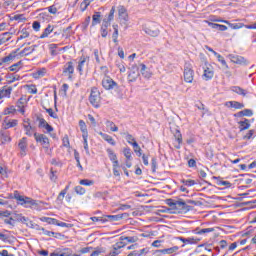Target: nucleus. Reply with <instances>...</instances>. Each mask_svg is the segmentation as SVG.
Returning <instances> with one entry per match:
<instances>
[{"label":"nucleus","instance_id":"nucleus-35","mask_svg":"<svg viewBox=\"0 0 256 256\" xmlns=\"http://www.w3.org/2000/svg\"><path fill=\"white\" fill-rule=\"evenodd\" d=\"M250 127H251V124L249 123V119H245L244 121L239 122L240 131H245L246 129H249Z\"/></svg>","mask_w":256,"mask_h":256},{"label":"nucleus","instance_id":"nucleus-41","mask_svg":"<svg viewBox=\"0 0 256 256\" xmlns=\"http://www.w3.org/2000/svg\"><path fill=\"white\" fill-rule=\"evenodd\" d=\"M223 23H225L226 25H229V27H231V29H241L242 27H245V25L243 23L233 24L229 21H223Z\"/></svg>","mask_w":256,"mask_h":256},{"label":"nucleus","instance_id":"nucleus-43","mask_svg":"<svg viewBox=\"0 0 256 256\" xmlns=\"http://www.w3.org/2000/svg\"><path fill=\"white\" fill-rule=\"evenodd\" d=\"M33 51H35V46L27 47L20 52V55H31Z\"/></svg>","mask_w":256,"mask_h":256},{"label":"nucleus","instance_id":"nucleus-7","mask_svg":"<svg viewBox=\"0 0 256 256\" xmlns=\"http://www.w3.org/2000/svg\"><path fill=\"white\" fill-rule=\"evenodd\" d=\"M19 52V49H16L15 51H12L8 56H5L4 58L0 59V67L2 65H9L10 63H13L15 59L17 58V53Z\"/></svg>","mask_w":256,"mask_h":256},{"label":"nucleus","instance_id":"nucleus-50","mask_svg":"<svg viewBox=\"0 0 256 256\" xmlns=\"http://www.w3.org/2000/svg\"><path fill=\"white\" fill-rule=\"evenodd\" d=\"M79 126H80V129H81L83 135H85V134L88 135L87 134V125L85 124V121L80 120L79 121Z\"/></svg>","mask_w":256,"mask_h":256},{"label":"nucleus","instance_id":"nucleus-15","mask_svg":"<svg viewBox=\"0 0 256 256\" xmlns=\"http://www.w3.org/2000/svg\"><path fill=\"white\" fill-rule=\"evenodd\" d=\"M174 138L177 141V145H175L176 149H181V143H183V135L181 134V131L179 129H175L173 132Z\"/></svg>","mask_w":256,"mask_h":256},{"label":"nucleus","instance_id":"nucleus-25","mask_svg":"<svg viewBox=\"0 0 256 256\" xmlns=\"http://www.w3.org/2000/svg\"><path fill=\"white\" fill-rule=\"evenodd\" d=\"M99 135L102 137V139H104V141H107V143H109L110 145H113V146L116 145L115 140L109 134H105L103 132H99Z\"/></svg>","mask_w":256,"mask_h":256},{"label":"nucleus","instance_id":"nucleus-3","mask_svg":"<svg viewBox=\"0 0 256 256\" xmlns=\"http://www.w3.org/2000/svg\"><path fill=\"white\" fill-rule=\"evenodd\" d=\"M89 101L93 107L96 109L99 108V105L101 104V92H99V89L95 87L91 89Z\"/></svg>","mask_w":256,"mask_h":256},{"label":"nucleus","instance_id":"nucleus-47","mask_svg":"<svg viewBox=\"0 0 256 256\" xmlns=\"http://www.w3.org/2000/svg\"><path fill=\"white\" fill-rule=\"evenodd\" d=\"M10 33L9 32H5L2 34V36H0V45H3V43H7V41H9V39H11V37H9ZM8 37V38H6Z\"/></svg>","mask_w":256,"mask_h":256},{"label":"nucleus","instance_id":"nucleus-22","mask_svg":"<svg viewBox=\"0 0 256 256\" xmlns=\"http://www.w3.org/2000/svg\"><path fill=\"white\" fill-rule=\"evenodd\" d=\"M213 179H216V185L219 187H224V189H229L231 187V182L222 180L218 177H213Z\"/></svg>","mask_w":256,"mask_h":256},{"label":"nucleus","instance_id":"nucleus-13","mask_svg":"<svg viewBox=\"0 0 256 256\" xmlns=\"http://www.w3.org/2000/svg\"><path fill=\"white\" fill-rule=\"evenodd\" d=\"M227 57H228V59H230V61L232 63H235L236 65H246L247 64V60H245L243 58V56L229 54Z\"/></svg>","mask_w":256,"mask_h":256},{"label":"nucleus","instance_id":"nucleus-16","mask_svg":"<svg viewBox=\"0 0 256 256\" xmlns=\"http://www.w3.org/2000/svg\"><path fill=\"white\" fill-rule=\"evenodd\" d=\"M0 139L2 143H10L11 141V134L6 129L2 128L0 131Z\"/></svg>","mask_w":256,"mask_h":256},{"label":"nucleus","instance_id":"nucleus-44","mask_svg":"<svg viewBox=\"0 0 256 256\" xmlns=\"http://www.w3.org/2000/svg\"><path fill=\"white\" fill-rule=\"evenodd\" d=\"M106 126L110 128V131H113V132L119 131V128L117 127V125H115L113 121L107 120Z\"/></svg>","mask_w":256,"mask_h":256},{"label":"nucleus","instance_id":"nucleus-18","mask_svg":"<svg viewBox=\"0 0 256 256\" xmlns=\"http://www.w3.org/2000/svg\"><path fill=\"white\" fill-rule=\"evenodd\" d=\"M13 91V87L11 86H3L2 89L0 90V97H7L9 99V97H11V93Z\"/></svg>","mask_w":256,"mask_h":256},{"label":"nucleus","instance_id":"nucleus-19","mask_svg":"<svg viewBox=\"0 0 256 256\" xmlns=\"http://www.w3.org/2000/svg\"><path fill=\"white\" fill-rule=\"evenodd\" d=\"M225 107H230L232 109H243V107H245V104L238 101H228L225 103Z\"/></svg>","mask_w":256,"mask_h":256},{"label":"nucleus","instance_id":"nucleus-63","mask_svg":"<svg viewBox=\"0 0 256 256\" xmlns=\"http://www.w3.org/2000/svg\"><path fill=\"white\" fill-rule=\"evenodd\" d=\"M75 192L78 193V195H85V190L81 186H76L75 187Z\"/></svg>","mask_w":256,"mask_h":256},{"label":"nucleus","instance_id":"nucleus-49","mask_svg":"<svg viewBox=\"0 0 256 256\" xmlns=\"http://www.w3.org/2000/svg\"><path fill=\"white\" fill-rule=\"evenodd\" d=\"M113 175L115 177H120L121 173L119 172V162H115V164H113Z\"/></svg>","mask_w":256,"mask_h":256},{"label":"nucleus","instance_id":"nucleus-52","mask_svg":"<svg viewBox=\"0 0 256 256\" xmlns=\"http://www.w3.org/2000/svg\"><path fill=\"white\" fill-rule=\"evenodd\" d=\"M8 78H10L9 83H14V81H19L21 76L19 74H10Z\"/></svg>","mask_w":256,"mask_h":256},{"label":"nucleus","instance_id":"nucleus-51","mask_svg":"<svg viewBox=\"0 0 256 256\" xmlns=\"http://www.w3.org/2000/svg\"><path fill=\"white\" fill-rule=\"evenodd\" d=\"M82 137L84 139V149H85L87 155H89V144L87 143L88 134H82Z\"/></svg>","mask_w":256,"mask_h":256},{"label":"nucleus","instance_id":"nucleus-48","mask_svg":"<svg viewBox=\"0 0 256 256\" xmlns=\"http://www.w3.org/2000/svg\"><path fill=\"white\" fill-rule=\"evenodd\" d=\"M21 35L20 37L18 38V41H21V39H27V37H29V31H27V28H23L21 31H20Z\"/></svg>","mask_w":256,"mask_h":256},{"label":"nucleus","instance_id":"nucleus-62","mask_svg":"<svg viewBox=\"0 0 256 256\" xmlns=\"http://www.w3.org/2000/svg\"><path fill=\"white\" fill-rule=\"evenodd\" d=\"M91 4V2L89 0H84L82 3H81V9L82 11H85V9H87V7H89V5Z\"/></svg>","mask_w":256,"mask_h":256},{"label":"nucleus","instance_id":"nucleus-27","mask_svg":"<svg viewBox=\"0 0 256 256\" xmlns=\"http://www.w3.org/2000/svg\"><path fill=\"white\" fill-rule=\"evenodd\" d=\"M128 214L124 213V214H118V215H107V219L108 221H121V219H123V217H127Z\"/></svg>","mask_w":256,"mask_h":256},{"label":"nucleus","instance_id":"nucleus-29","mask_svg":"<svg viewBox=\"0 0 256 256\" xmlns=\"http://www.w3.org/2000/svg\"><path fill=\"white\" fill-rule=\"evenodd\" d=\"M140 67H141L140 69L141 75L146 79H151V73L149 70H147V66L145 64H141Z\"/></svg>","mask_w":256,"mask_h":256},{"label":"nucleus","instance_id":"nucleus-58","mask_svg":"<svg viewBox=\"0 0 256 256\" xmlns=\"http://www.w3.org/2000/svg\"><path fill=\"white\" fill-rule=\"evenodd\" d=\"M93 180H89V179H82L80 180V185H86V186H91L93 185Z\"/></svg>","mask_w":256,"mask_h":256},{"label":"nucleus","instance_id":"nucleus-60","mask_svg":"<svg viewBox=\"0 0 256 256\" xmlns=\"http://www.w3.org/2000/svg\"><path fill=\"white\" fill-rule=\"evenodd\" d=\"M113 17H115V7H112L110 12H109V16H108V23H110V21H113Z\"/></svg>","mask_w":256,"mask_h":256},{"label":"nucleus","instance_id":"nucleus-33","mask_svg":"<svg viewBox=\"0 0 256 256\" xmlns=\"http://www.w3.org/2000/svg\"><path fill=\"white\" fill-rule=\"evenodd\" d=\"M98 23H101V12H95L92 16V27H95Z\"/></svg>","mask_w":256,"mask_h":256},{"label":"nucleus","instance_id":"nucleus-53","mask_svg":"<svg viewBox=\"0 0 256 256\" xmlns=\"http://www.w3.org/2000/svg\"><path fill=\"white\" fill-rule=\"evenodd\" d=\"M124 135L126 137L127 143H129V145H131V143H135V138L133 137V135H131L129 133H124Z\"/></svg>","mask_w":256,"mask_h":256},{"label":"nucleus","instance_id":"nucleus-38","mask_svg":"<svg viewBox=\"0 0 256 256\" xmlns=\"http://www.w3.org/2000/svg\"><path fill=\"white\" fill-rule=\"evenodd\" d=\"M23 67V61H19L9 67V71H19Z\"/></svg>","mask_w":256,"mask_h":256},{"label":"nucleus","instance_id":"nucleus-55","mask_svg":"<svg viewBox=\"0 0 256 256\" xmlns=\"http://www.w3.org/2000/svg\"><path fill=\"white\" fill-rule=\"evenodd\" d=\"M51 55H57V44H50L49 45Z\"/></svg>","mask_w":256,"mask_h":256},{"label":"nucleus","instance_id":"nucleus-30","mask_svg":"<svg viewBox=\"0 0 256 256\" xmlns=\"http://www.w3.org/2000/svg\"><path fill=\"white\" fill-rule=\"evenodd\" d=\"M107 153H108V157H109L110 161H112L113 165H115V163H119V160H117V154H115V152H113V150H111V148L107 149Z\"/></svg>","mask_w":256,"mask_h":256},{"label":"nucleus","instance_id":"nucleus-39","mask_svg":"<svg viewBox=\"0 0 256 256\" xmlns=\"http://www.w3.org/2000/svg\"><path fill=\"white\" fill-rule=\"evenodd\" d=\"M175 251H179V247L174 246L168 249H163V250H160V253L171 255L172 253H175Z\"/></svg>","mask_w":256,"mask_h":256},{"label":"nucleus","instance_id":"nucleus-8","mask_svg":"<svg viewBox=\"0 0 256 256\" xmlns=\"http://www.w3.org/2000/svg\"><path fill=\"white\" fill-rule=\"evenodd\" d=\"M34 139L37 143H41L45 149H49V138L45 136V134H39L37 132L34 133Z\"/></svg>","mask_w":256,"mask_h":256},{"label":"nucleus","instance_id":"nucleus-34","mask_svg":"<svg viewBox=\"0 0 256 256\" xmlns=\"http://www.w3.org/2000/svg\"><path fill=\"white\" fill-rule=\"evenodd\" d=\"M215 57H217L219 63H221V65L225 68V69H229V65H227V61H225V58L223 56H221V54L214 52Z\"/></svg>","mask_w":256,"mask_h":256},{"label":"nucleus","instance_id":"nucleus-46","mask_svg":"<svg viewBox=\"0 0 256 256\" xmlns=\"http://www.w3.org/2000/svg\"><path fill=\"white\" fill-rule=\"evenodd\" d=\"M134 152L138 153V157H141L142 153H141V147L139 146V144L137 143V141H134L133 143H131Z\"/></svg>","mask_w":256,"mask_h":256},{"label":"nucleus","instance_id":"nucleus-1","mask_svg":"<svg viewBox=\"0 0 256 256\" xmlns=\"http://www.w3.org/2000/svg\"><path fill=\"white\" fill-rule=\"evenodd\" d=\"M166 205L170 207L171 213L174 214L187 213L191 211V206L187 205L183 200L167 199Z\"/></svg>","mask_w":256,"mask_h":256},{"label":"nucleus","instance_id":"nucleus-17","mask_svg":"<svg viewBox=\"0 0 256 256\" xmlns=\"http://www.w3.org/2000/svg\"><path fill=\"white\" fill-rule=\"evenodd\" d=\"M178 239L182 243H186L188 245H197V243H199V241H201V238H198V237H192V238L179 237Z\"/></svg>","mask_w":256,"mask_h":256},{"label":"nucleus","instance_id":"nucleus-9","mask_svg":"<svg viewBox=\"0 0 256 256\" xmlns=\"http://www.w3.org/2000/svg\"><path fill=\"white\" fill-rule=\"evenodd\" d=\"M102 86L107 91H110V89L117 87V82L113 81L111 77L105 76L102 80Z\"/></svg>","mask_w":256,"mask_h":256},{"label":"nucleus","instance_id":"nucleus-14","mask_svg":"<svg viewBox=\"0 0 256 256\" xmlns=\"http://www.w3.org/2000/svg\"><path fill=\"white\" fill-rule=\"evenodd\" d=\"M215 75V71H213V67L207 66L204 69V73L202 75L204 81H211V78Z\"/></svg>","mask_w":256,"mask_h":256},{"label":"nucleus","instance_id":"nucleus-11","mask_svg":"<svg viewBox=\"0 0 256 256\" xmlns=\"http://www.w3.org/2000/svg\"><path fill=\"white\" fill-rule=\"evenodd\" d=\"M64 75H68V79H73V73H75V67L73 66V62H67L63 67Z\"/></svg>","mask_w":256,"mask_h":256},{"label":"nucleus","instance_id":"nucleus-61","mask_svg":"<svg viewBox=\"0 0 256 256\" xmlns=\"http://www.w3.org/2000/svg\"><path fill=\"white\" fill-rule=\"evenodd\" d=\"M182 183L187 187H193V185H195V180H182Z\"/></svg>","mask_w":256,"mask_h":256},{"label":"nucleus","instance_id":"nucleus-20","mask_svg":"<svg viewBox=\"0 0 256 256\" xmlns=\"http://www.w3.org/2000/svg\"><path fill=\"white\" fill-rule=\"evenodd\" d=\"M89 58H87L86 56H81L78 62V66H77V71H79L80 75L83 74V68L85 67V65L87 64Z\"/></svg>","mask_w":256,"mask_h":256},{"label":"nucleus","instance_id":"nucleus-5","mask_svg":"<svg viewBox=\"0 0 256 256\" xmlns=\"http://www.w3.org/2000/svg\"><path fill=\"white\" fill-rule=\"evenodd\" d=\"M195 75V72L193 71V67L191 64L186 63L184 66V81L186 83H193V77Z\"/></svg>","mask_w":256,"mask_h":256},{"label":"nucleus","instance_id":"nucleus-21","mask_svg":"<svg viewBox=\"0 0 256 256\" xmlns=\"http://www.w3.org/2000/svg\"><path fill=\"white\" fill-rule=\"evenodd\" d=\"M23 127H24V130H25V134L28 137H31L33 135V127L31 126V122H29V119L24 120Z\"/></svg>","mask_w":256,"mask_h":256},{"label":"nucleus","instance_id":"nucleus-64","mask_svg":"<svg viewBox=\"0 0 256 256\" xmlns=\"http://www.w3.org/2000/svg\"><path fill=\"white\" fill-rule=\"evenodd\" d=\"M37 121H39V127L44 128L47 125V121L44 118L37 117Z\"/></svg>","mask_w":256,"mask_h":256},{"label":"nucleus","instance_id":"nucleus-54","mask_svg":"<svg viewBox=\"0 0 256 256\" xmlns=\"http://www.w3.org/2000/svg\"><path fill=\"white\" fill-rule=\"evenodd\" d=\"M60 256H70L73 255V250L70 248H64L63 252L59 254Z\"/></svg>","mask_w":256,"mask_h":256},{"label":"nucleus","instance_id":"nucleus-24","mask_svg":"<svg viewBox=\"0 0 256 256\" xmlns=\"http://www.w3.org/2000/svg\"><path fill=\"white\" fill-rule=\"evenodd\" d=\"M67 191H69V186H66L65 189L62 190V191L59 193V195H58V197H57V199H56V201H57V203H58L59 205H63V199H65V195H67Z\"/></svg>","mask_w":256,"mask_h":256},{"label":"nucleus","instance_id":"nucleus-12","mask_svg":"<svg viewBox=\"0 0 256 256\" xmlns=\"http://www.w3.org/2000/svg\"><path fill=\"white\" fill-rule=\"evenodd\" d=\"M143 31L146 33V35H150V37H159V34L161 33L157 26H145Z\"/></svg>","mask_w":256,"mask_h":256},{"label":"nucleus","instance_id":"nucleus-42","mask_svg":"<svg viewBox=\"0 0 256 256\" xmlns=\"http://www.w3.org/2000/svg\"><path fill=\"white\" fill-rule=\"evenodd\" d=\"M17 113V109H15V106L7 107L4 110V115H15Z\"/></svg>","mask_w":256,"mask_h":256},{"label":"nucleus","instance_id":"nucleus-2","mask_svg":"<svg viewBox=\"0 0 256 256\" xmlns=\"http://www.w3.org/2000/svg\"><path fill=\"white\" fill-rule=\"evenodd\" d=\"M139 241V237L137 236H121L120 241L114 244V251L118 249H123L127 243H137Z\"/></svg>","mask_w":256,"mask_h":256},{"label":"nucleus","instance_id":"nucleus-23","mask_svg":"<svg viewBox=\"0 0 256 256\" xmlns=\"http://www.w3.org/2000/svg\"><path fill=\"white\" fill-rule=\"evenodd\" d=\"M111 25V22H105V20L102 23L101 29H100V33H101V37H107V35H109V32L107 31V29H109V26Z\"/></svg>","mask_w":256,"mask_h":256},{"label":"nucleus","instance_id":"nucleus-45","mask_svg":"<svg viewBox=\"0 0 256 256\" xmlns=\"http://www.w3.org/2000/svg\"><path fill=\"white\" fill-rule=\"evenodd\" d=\"M137 77H139V72L132 71L131 73L128 74V79L130 83L137 81Z\"/></svg>","mask_w":256,"mask_h":256},{"label":"nucleus","instance_id":"nucleus-28","mask_svg":"<svg viewBox=\"0 0 256 256\" xmlns=\"http://www.w3.org/2000/svg\"><path fill=\"white\" fill-rule=\"evenodd\" d=\"M19 149L23 152L22 155H25V151H27V138L23 137L18 143Z\"/></svg>","mask_w":256,"mask_h":256},{"label":"nucleus","instance_id":"nucleus-10","mask_svg":"<svg viewBox=\"0 0 256 256\" xmlns=\"http://www.w3.org/2000/svg\"><path fill=\"white\" fill-rule=\"evenodd\" d=\"M118 15L120 21H122L124 25H127V22L129 21V14L127 13V8L125 6L118 7Z\"/></svg>","mask_w":256,"mask_h":256},{"label":"nucleus","instance_id":"nucleus-26","mask_svg":"<svg viewBox=\"0 0 256 256\" xmlns=\"http://www.w3.org/2000/svg\"><path fill=\"white\" fill-rule=\"evenodd\" d=\"M231 91H233V93H237V95H242V97H245L247 95V90L239 86H232Z\"/></svg>","mask_w":256,"mask_h":256},{"label":"nucleus","instance_id":"nucleus-31","mask_svg":"<svg viewBox=\"0 0 256 256\" xmlns=\"http://www.w3.org/2000/svg\"><path fill=\"white\" fill-rule=\"evenodd\" d=\"M118 27H119L118 25H113L114 32L112 34V39H113V42L115 43V45L119 44V40H118L119 28Z\"/></svg>","mask_w":256,"mask_h":256},{"label":"nucleus","instance_id":"nucleus-32","mask_svg":"<svg viewBox=\"0 0 256 256\" xmlns=\"http://www.w3.org/2000/svg\"><path fill=\"white\" fill-rule=\"evenodd\" d=\"M213 231H215V228H204L199 230V228H196L194 230V233H196V235H205V233H213Z\"/></svg>","mask_w":256,"mask_h":256},{"label":"nucleus","instance_id":"nucleus-37","mask_svg":"<svg viewBox=\"0 0 256 256\" xmlns=\"http://www.w3.org/2000/svg\"><path fill=\"white\" fill-rule=\"evenodd\" d=\"M53 33V26L48 25L44 32L40 35V39H45V37H49Z\"/></svg>","mask_w":256,"mask_h":256},{"label":"nucleus","instance_id":"nucleus-57","mask_svg":"<svg viewBox=\"0 0 256 256\" xmlns=\"http://www.w3.org/2000/svg\"><path fill=\"white\" fill-rule=\"evenodd\" d=\"M45 111L50 115V117H52L53 119H57V114L55 112H53V108H45Z\"/></svg>","mask_w":256,"mask_h":256},{"label":"nucleus","instance_id":"nucleus-36","mask_svg":"<svg viewBox=\"0 0 256 256\" xmlns=\"http://www.w3.org/2000/svg\"><path fill=\"white\" fill-rule=\"evenodd\" d=\"M46 70L42 68L34 73H32L33 79H41V77H45Z\"/></svg>","mask_w":256,"mask_h":256},{"label":"nucleus","instance_id":"nucleus-4","mask_svg":"<svg viewBox=\"0 0 256 256\" xmlns=\"http://www.w3.org/2000/svg\"><path fill=\"white\" fill-rule=\"evenodd\" d=\"M14 199L19 201L20 205H26V207H32V205H35V200L21 196L18 191H14Z\"/></svg>","mask_w":256,"mask_h":256},{"label":"nucleus","instance_id":"nucleus-6","mask_svg":"<svg viewBox=\"0 0 256 256\" xmlns=\"http://www.w3.org/2000/svg\"><path fill=\"white\" fill-rule=\"evenodd\" d=\"M19 125V120L11 119L8 116L4 118L2 122V129H13V127H17Z\"/></svg>","mask_w":256,"mask_h":256},{"label":"nucleus","instance_id":"nucleus-59","mask_svg":"<svg viewBox=\"0 0 256 256\" xmlns=\"http://www.w3.org/2000/svg\"><path fill=\"white\" fill-rule=\"evenodd\" d=\"M44 221H46V223H48L49 225H57V219L55 218H44Z\"/></svg>","mask_w":256,"mask_h":256},{"label":"nucleus","instance_id":"nucleus-56","mask_svg":"<svg viewBox=\"0 0 256 256\" xmlns=\"http://www.w3.org/2000/svg\"><path fill=\"white\" fill-rule=\"evenodd\" d=\"M29 93H32L33 95H36L37 93V86L35 85H26Z\"/></svg>","mask_w":256,"mask_h":256},{"label":"nucleus","instance_id":"nucleus-40","mask_svg":"<svg viewBox=\"0 0 256 256\" xmlns=\"http://www.w3.org/2000/svg\"><path fill=\"white\" fill-rule=\"evenodd\" d=\"M123 155L124 157H126L127 161H131V159H133L131 148H124Z\"/></svg>","mask_w":256,"mask_h":256}]
</instances>
